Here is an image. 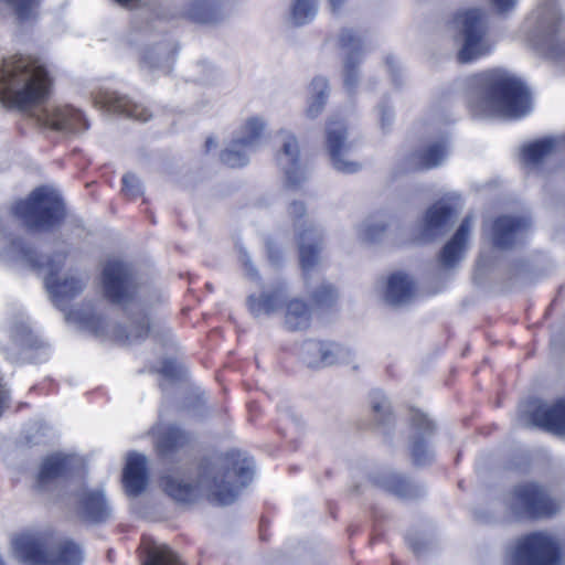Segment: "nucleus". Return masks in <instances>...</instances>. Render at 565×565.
Masks as SVG:
<instances>
[{"mask_svg": "<svg viewBox=\"0 0 565 565\" xmlns=\"http://www.w3.org/2000/svg\"><path fill=\"white\" fill-rule=\"evenodd\" d=\"M254 475V461L241 451H231L216 462L200 466L195 484L184 482L177 476L162 479L163 490L177 501H191L199 492H205L212 502L226 505L233 503L241 490L249 484Z\"/></svg>", "mask_w": 565, "mask_h": 565, "instance_id": "f257e3e1", "label": "nucleus"}, {"mask_svg": "<svg viewBox=\"0 0 565 565\" xmlns=\"http://www.w3.org/2000/svg\"><path fill=\"white\" fill-rule=\"evenodd\" d=\"M478 84L469 102L476 116L520 118L530 111L529 90L512 73L493 70L479 75Z\"/></svg>", "mask_w": 565, "mask_h": 565, "instance_id": "f03ea898", "label": "nucleus"}, {"mask_svg": "<svg viewBox=\"0 0 565 565\" xmlns=\"http://www.w3.org/2000/svg\"><path fill=\"white\" fill-rule=\"evenodd\" d=\"M0 98L21 109L40 104L49 94L46 70L28 56H12L3 61L0 76Z\"/></svg>", "mask_w": 565, "mask_h": 565, "instance_id": "7ed1b4c3", "label": "nucleus"}, {"mask_svg": "<svg viewBox=\"0 0 565 565\" xmlns=\"http://www.w3.org/2000/svg\"><path fill=\"white\" fill-rule=\"evenodd\" d=\"M521 35L532 51L565 71V24L556 0L541 1L523 22Z\"/></svg>", "mask_w": 565, "mask_h": 565, "instance_id": "20e7f679", "label": "nucleus"}, {"mask_svg": "<svg viewBox=\"0 0 565 565\" xmlns=\"http://www.w3.org/2000/svg\"><path fill=\"white\" fill-rule=\"evenodd\" d=\"M2 257L43 270L45 273V286L53 301L58 307H62L64 302L78 295L85 287L84 280L78 276L68 274L60 276V270L65 259V256L62 254L56 255L46 264L39 263L33 257L32 248L19 241L13 242Z\"/></svg>", "mask_w": 565, "mask_h": 565, "instance_id": "39448f33", "label": "nucleus"}, {"mask_svg": "<svg viewBox=\"0 0 565 565\" xmlns=\"http://www.w3.org/2000/svg\"><path fill=\"white\" fill-rule=\"evenodd\" d=\"M13 213L28 227L47 231L62 221L64 206L55 190L42 186L35 189L26 200L18 202Z\"/></svg>", "mask_w": 565, "mask_h": 565, "instance_id": "423d86ee", "label": "nucleus"}, {"mask_svg": "<svg viewBox=\"0 0 565 565\" xmlns=\"http://www.w3.org/2000/svg\"><path fill=\"white\" fill-rule=\"evenodd\" d=\"M461 47L458 60L461 63L475 61L491 52L494 43L488 35V22L483 12L470 9L459 12L454 19Z\"/></svg>", "mask_w": 565, "mask_h": 565, "instance_id": "0eeeda50", "label": "nucleus"}, {"mask_svg": "<svg viewBox=\"0 0 565 565\" xmlns=\"http://www.w3.org/2000/svg\"><path fill=\"white\" fill-rule=\"evenodd\" d=\"M559 546L555 537L534 532L518 539L504 556L503 565H559Z\"/></svg>", "mask_w": 565, "mask_h": 565, "instance_id": "6e6552de", "label": "nucleus"}, {"mask_svg": "<svg viewBox=\"0 0 565 565\" xmlns=\"http://www.w3.org/2000/svg\"><path fill=\"white\" fill-rule=\"evenodd\" d=\"M12 551L17 558L31 565H79L81 548L68 541L60 544L56 553L43 550L31 534H20L12 539Z\"/></svg>", "mask_w": 565, "mask_h": 565, "instance_id": "1a4fd4ad", "label": "nucleus"}, {"mask_svg": "<svg viewBox=\"0 0 565 565\" xmlns=\"http://www.w3.org/2000/svg\"><path fill=\"white\" fill-rule=\"evenodd\" d=\"M505 504L516 519L548 516L561 509L559 502L551 499L539 484L532 482L518 486Z\"/></svg>", "mask_w": 565, "mask_h": 565, "instance_id": "9d476101", "label": "nucleus"}, {"mask_svg": "<svg viewBox=\"0 0 565 565\" xmlns=\"http://www.w3.org/2000/svg\"><path fill=\"white\" fill-rule=\"evenodd\" d=\"M103 285L107 298L121 306H128L136 294V284L130 268L117 259L106 264Z\"/></svg>", "mask_w": 565, "mask_h": 565, "instance_id": "9b49d317", "label": "nucleus"}, {"mask_svg": "<svg viewBox=\"0 0 565 565\" xmlns=\"http://www.w3.org/2000/svg\"><path fill=\"white\" fill-rule=\"evenodd\" d=\"M265 128V122L257 117L249 118L231 145L222 152V161L232 168L244 166L248 160V153L253 151Z\"/></svg>", "mask_w": 565, "mask_h": 565, "instance_id": "f8f14e48", "label": "nucleus"}, {"mask_svg": "<svg viewBox=\"0 0 565 565\" xmlns=\"http://www.w3.org/2000/svg\"><path fill=\"white\" fill-rule=\"evenodd\" d=\"M34 116L41 125L55 130L79 132L87 128L84 115L71 106L47 105L39 108Z\"/></svg>", "mask_w": 565, "mask_h": 565, "instance_id": "ddd939ff", "label": "nucleus"}, {"mask_svg": "<svg viewBox=\"0 0 565 565\" xmlns=\"http://www.w3.org/2000/svg\"><path fill=\"white\" fill-rule=\"evenodd\" d=\"M280 150L277 153V162L286 175L288 186H298L306 180V169L299 157V147L296 137L281 130L278 134Z\"/></svg>", "mask_w": 565, "mask_h": 565, "instance_id": "4468645a", "label": "nucleus"}, {"mask_svg": "<svg viewBox=\"0 0 565 565\" xmlns=\"http://www.w3.org/2000/svg\"><path fill=\"white\" fill-rule=\"evenodd\" d=\"M529 418H522L524 424L539 426L556 435H565V401L555 404H543L533 401L526 405Z\"/></svg>", "mask_w": 565, "mask_h": 565, "instance_id": "2eb2a0df", "label": "nucleus"}, {"mask_svg": "<svg viewBox=\"0 0 565 565\" xmlns=\"http://www.w3.org/2000/svg\"><path fill=\"white\" fill-rule=\"evenodd\" d=\"M327 147L334 169L343 173H354L361 169L360 162L348 159L350 145L345 141V129L341 122H330L327 128Z\"/></svg>", "mask_w": 565, "mask_h": 565, "instance_id": "dca6fc26", "label": "nucleus"}, {"mask_svg": "<svg viewBox=\"0 0 565 565\" xmlns=\"http://www.w3.org/2000/svg\"><path fill=\"white\" fill-rule=\"evenodd\" d=\"M96 106L140 121H147L151 113L142 105L132 103L127 96L116 92L103 90L95 96Z\"/></svg>", "mask_w": 565, "mask_h": 565, "instance_id": "f3484780", "label": "nucleus"}, {"mask_svg": "<svg viewBox=\"0 0 565 565\" xmlns=\"http://www.w3.org/2000/svg\"><path fill=\"white\" fill-rule=\"evenodd\" d=\"M456 211L444 201L435 203L424 216L419 239L431 241L443 235L451 224Z\"/></svg>", "mask_w": 565, "mask_h": 565, "instance_id": "a211bd4d", "label": "nucleus"}, {"mask_svg": "<svg viewBox=\"0 0 565 565\" xmlns=\"http://www.w3.org/2000/svg\"><path fill=\"white\" fill-rule=\"evenodd\" d=\"M529 227L524 217L503 216L492 224L491 238L493 244L500 248H508L520 242Z\"/></svg>", "mask_w": 565, "mask_h": 565, "instance_id": "6ab92c4d", "label": "nucleus"}, {"mask_svg": "<svg viewBox=\"0 0 565 565\" xmlns=\"http://www.w3.org/2000/svg\"><path fill=\"white\" fill-rule=\"evenodd\" d=\"M377 289L384 300L394 306L406 303L415 292L412 278L404 273L392 274L377 285Z\"/></svg>", "mask_w": 565, "mask_h": 565, "instance_id": "aec40b11", "label": "nucleus"}, {"mask_svg": "<svg viewBox=\"0 0 565 565\" xmlns=\"http://www.w3.org/2000/svg\"><path fill=\"white\" fill-rule=\"evenodd\" d=\"M413 444L411 447L412 457L416 465H424L428 462L433 454L426 445V439L431 436L434 431V424L426 415L415 413L413 417Z\"/></svg>", "mask_w": 565, "mask_h": 565, "instance_id": "412c9836", "label": "nucleus"}, {"mask_svg": "<svg viewBox=\"0 0 565 565\" xmlns=\"http://www.w3.org/2000/svg\"><path fill=\"white\" fill-rule=\"evenodd\" d=\"M564 141L565 136L545 137L526 143L521 149V161L527 167H536L553 157Z\"/></svg>", "mask_w": 565, "mask_h": 565, "instance_id": "4be33fe9", "label": "nucleus"}, {"mask_svg": "<svg viewBox=\"0 0 565 565\" xmlns=\"http://www.w3.org/2000/svg\"><path fill=\"white\" fill-rule=\"evenodd\" d=\"M124 484L130 495L141 493L148 482L147 459L140 454H129L124 470Z\"/></svg>", "mask_w": 565, "mask_h": 565, "instance_id": "5701e85b", "label": "nucleus"}, {"mask_svg": "<svg viewBox=\"0 0 565 565\" xmlns=\"http://www.w3.org/2000/svg\"><path fill=\"white\" fill-rule=\"evenodd\" d=\"M339 41L347 55L343 71L344 87L348 92H352L358 83L356 60L354 55L358 54L361 47V40L352 31L347 30L342 32Z\"/></svg>", "mask_w": 565, "mask_h": 565, "instance_id": "b1692460", "label": "nucleus"}, {"mask_svg": "<svg viewBox=\"0 0 565 565\" xmlns=\"http://www.w3.org/2000/svg\"><path fill=\"white\" fill-rule=\"evenodd\" d=\"M471 228L472 220L466 217L454 237L443 248L440 260L444 266L452 267L462 258Z\"/></svg>", "mask_w": 565, "mask_h": 565, "instance_id": "393cba45", "label": "nucleus"}, {"mask_svg": "<svg viewBox=\"0 0 565 565\" xmlns=\"http://www.w3.org/2000/svg\"><path fill=\"white\" fill-rule=\"evenodd\" d=\"M320 233L313 227L308 226L298 234L300 264L303 271H308L319 262L320 254Z\"/></svg>", "mask_w": 565, "mask_h": 565, "instance_id": "a878e982", "label": "nucleus"}, {"mask_svg": "<svg viewBox=\"0 0 565 565\" xmlns=\"http://www.w3.org/2000/svg\"><path fill=\"white\" fill-rule=\"evenodd\" d=\"M153 434L157 436V450L162 456H168L173 451L183 448L191 439L188 433L174 425L167 427L157 426L153 429Z\"/></svg>", "mask_w": 565, "mask_h": 565, "instance_id": "bb28decb", "label": "nucleus"}, {"mask_svg": "<svg viewBox=\"0 0 565 565\" xmlns=\"http://www.w3.org/2000/svg\"><path fill=\"white\" fill-rule=\"evenodd\" d=\"M79 513L92 521L99 522L109 514V509L102 491L83 490L77 498Z\"/></svg>", "mask_w": 565, "mask_h": 565, "instance_id": "cd10ccee", "label": "nucleus"}, {"mask_svg": "<svg viewBox=\"0 0 565 565\" xmlns=\"http://www.w3.org/2000/svg\"><path fill=\"white\" fill-rule=\"evenodd\" d=\"M186 14L191 20L205 24L216 23L225 17L221 0H192Z\"/></svg>", "mask_w": 565, "mask_h": 565, "instance_id": "c85d7f7f", "label": "nucleus"}, {"mask_svg": "<svg viewBox=\"0 0 565 565\" xmlns=\"http://www.w3.org/2000/svg\"><path fill=\"white\" fill-rule=\"evenodd\" d=\"M70 458L61 454L46 457L40 467L36 486L46 489L53 481L60 478L68 466Z\"/></svg>", "mask_w": 565, "mask_h": 565, "instance_id": "c756f323", "label": "nucleus"}, {"mask_svg": "<svg viewBox=\"0 0 565 565\" xmlns=\"http://www.w3.org/2000/svg\"><path fill=\"white\" fill-rule=\"evenodd\" d=\"M311 312L308 306L299 300L292 299L286 305L285 324L290 330H303L309 327Z\"/></svg>", "mask_w": 565, "mask_h": 565, "instance_id": "7c9ffc66", "label": "nucleus"}, {"mask_svg": "<svg viewBox=\"0 0 565 565\" xmlns=\"http://www.w3.org/2000/svg\"><path fill=\"white\" fill-rule=\"evenodd\" d=\"M318 11V0H292L287 21L295 26L311 22Z\"/></svg>", "mask_w": 565, "mask_h": 565, "instance_id": "2f4dec72", "label": "nucleus"}, {"mask_svg": "<svg viewBox=\"0 0 565 565\" xmlns=\"http://www.w3.org/2000/svg\"><path fill=\"white\" fill-rule=\"evenodd\" d=\"M448 148L446 141L431 143L422 152L414 156V169H431L439 166L447 157Z\"/></svg>", "mask_w": 565, "mask_h": 565, "instance_id": "473e14b6", "label": "nucleus"}, {"mask_svg": "<svg viewBox=\"0 0 565 565\" xmlns=\"http://www.w3.org/2000/svg\"><path fill=\"white\" fill-rule=\"evenodd\" d=\"M310 90V98H309V105L306 109V114L310 118L317 117L327 100L328 96V82L324 77H316L309 87Z\"/></svg>", "mask_w": 565, "mask_h": 565, "instance_id": "72a5a7b5", "label": "nucleus"}, {"mask_svg": "<svg viewBox=\"0 0 565 565\" xmlns=\"http://www.w3.org/2000/svg\"><path fill=\"white\" fill-rule=\"evenodd\" d=\"M282 296L280 289L273 294H264L259 298L252 296L248 298L249 310L255 317L273 313L279 307Z\"/></svg>", "mask_w": 565, "mask_h": 565, "instance_id": "f704fd0d", "label": "nucleus"}, {"mask_svg": "<svg viewBox=\"0 0 565 565\" xmlns=\"http://www.w3.org/2000/svg\"><path fill=\"white\" fill-rule=\"evenodd\" d=\"M350 351L337 343H322L319 367L349 362Z\"/></svg>", "mask_w": 565, "mask_h": 565, "instance_id": "c9c22d12", "label": "nucleus"}, {"mask_svg": "<svg viewBox=\"0 0 565 565\" xmlns=\"http://www.w3.org/2000/svg\"><path fill=\"white\" fill-rule=\"evenodd\" d=\"M143 565H179L177 555L167 546H153L148 551Z\"/></svg>", "mask_w": 565, "mask_h": 565, "instance_id": "e433bc0d", "label": "nucleus"}, {"mask_svg": "<svg viewBox=\"0 0 565 565\" xmlns=\"http://www.w3.org/2000/svg\"><path fill=\"white\" fill-rule=\"evenodd\" d=\"M370 403L372 413L379 424L385 423L391 414L388 399L382 393L375 392L372 394Z\"/></svg>", "mask_w": 565, "mask_h": 565, "instance_id": "4c0bfd02", "label": "nucleus"}, {"mask_svg": "<svg viewBox=\"0 0 565 565\" xmlns=\"http://www.w3.org/2000/svg\"><path fill=\"white\" fill-rule=\"evenodd\" d=\"M322 342L307 341L301 348V356L309 367H319Z\"/></svg>", "mask_w": 565, "mask_h": 565, "instance_id": "58836bf2", "label": "nucleus"}, {"mask_svg": "<svg viewBox=\"0 0 565 565\" xmlns=\"http://www.w3.org/2000/svg\"><path fill=\"white\" fill-rule=\"evenodd\" d=\"M8 4H10L18 17L22 20L29 19L34 9L36 8L39 0H3Z\"/></svg>", "mask_w": 565, "mask_h": 565, "instance_id": "ea45409f", "label": "nucleus"}, {"mask_svg": "<svg viewBox=\"0 0 565 565\" xmlns=\"http://www.w3.org/2000/svg\"><path fill=\"white\" fill-rule=\"evenodd\" d=\"M122 192L127 198L135 199L142 193L140 180L132 173H127L122 178Z\"/></svg>", "mask_w": 565, "mask_h": 565, "instance_id": "a19ab883", "label": "nucleus"}, {"mask_svg": "<svg viewBox=\"0 0 565 565\" xmlns=\"http://www.w3.org/2000/svg\"><path fill=\"white\" fill-rule=\"evenodd\" d=\"M384 232V226L374 221L365 222L360 228V235L365 241H375Z\"/></svg>", "mask_w": 565, "mask_h": 565, "instance_id": "79ce46f5", "label": "nucleus"}, {"mask_svg": "<svg viewBox=\"0 0 565 565\" xmlns=\"http://www.w3.org/2000/svg\"><path fill=\"white\" fill-rule=\"evenodd\" d=\"M335 289L331 285H323L315 294V299L320 305H329L335 299Z\"/></svg>", "mask_w": 565, "mask_h": 565, "instance_id": "37998d69", "label": "nucleus"}, {"mask_svg": "<svg viewBox=\"0 0 565 565\" xmlns=\"http://www.w3.org/2000/svg\"><path fill=\"white\" fill-rule=\"evenodd\" d=\"M154 57L158 60V64H164L170 62L172 58L171 52H167L166 50L159 49L154 54H149L145 58V63L150 67L154 66Z\"/></svg>", "mask_w": 565, "mask_h": 565, "instance_id": "c03bdc74", "label": "nucleus"}, {"mask_svg": "<svg viewBox=\"0 0 565 565\" xmlns=\"http://www.w3.org/2000/svg\"><path fill=\"white\" fill-rule=\"evenodd\" d=\"M518 0H491L492 6L498 12L503 13L513 9Z\"/></svg>", "mask_w": 565, "mask_h": 565, "instance_id": "a18cd8bd", "label": "nucleus"}, {"mask_svg": "<svg viewBox=\"0 0 565 565\" xmlns=\"http://www.w3.org/2000/svg\"><path fill=\"white\" fill-rule=\"evenodd\" d=\"M149 330H150V328H149L148 323H147V326L142 324V326L136 327V329L129 333L127 339L130 342L141 340V339H143L147 335Z\"/></svg>", "mask_w": 565, "mask_h": 565, "instance_id": "49530a36", "label": "nucleus"}, {"mask_svg": "<svg viewBox=\"0 0 565 565\" xmlns=\"http://www.w3.org/2000/svg\"><path fill=\"white\" fill-rule=\"evenodd\" d=\"M105 321L100 318H90L87 321H85V324L94 330L96 333L104 334L106 332L104 327Z\"/></svg>", "mask_w": 565, "mask_h": 565, "instance_id": "de8ad7c7", "label": "nucleus"}, {"mask_svg": "<svg viewBox=\"0 0 565 565\" xmlns=\"http://www.w3.org/2000/svg\"><path fill=\"white\" fill-rule=\"evenodd\" d=\"M290 215L300 216L305 213V206L302 203L295 202L289 207Z\"/></svg>", "mask_w": 565, "mask_h": 565, "instance_id": "09e8293b", "label": "nucleus"}, {"mask_svg": "<svg viewBox=\"0 0 565 565\" xmlns=\"http://www.w3.org/2000/svg\"><path fill=\"white\" fill-rule=\"evenodd\" d=\"M392 111L390 108H386V107H382L381 108V124L382 126H386V124H388L392 119Z\"/></svg>", "mask_w": 565, "mask_h": 565, "instance_id": "8fccbe9b", "label": "nucleus"}, {"mask_svg": "<svg viewBox=\"0 0 565 565\" xmlns=\"http://www.w3.org/2000/svg\"><path fill=\"white\" fill-rule=\"evenodd\" d=\"M242 262H243V264H244V266L246 268V271L250 276H253L254 275V268H253V266H252V264H250V262H249V259H248V257H247V255L245 253L242 255Z\"/></svg>", "mask_w": 565, "mask_h": 565, "instance_id": "3c124183", "label": "nucleus"}, {"mask_svg": "<svg viewBox=\"0 0 565 565\" xmlns=\"http://www.w3.org/2000/svg\"><path fill=\"white\" fill-rule=\"evenodd\" d=\"M345 0H329L330 2V6L332 8L333 11H335L337 9H339L343 3H344Z\"/></svg>", "mask_w": 565, "mask_h": 565, "instance_id": "603ef678", "label": "nucleus"}, {"mask_svg": "<svg viewBox=\"0 0 565 565\" xmlns=\"http://www.w3.org/2000/svg\"><path fill=\"white\" fill-rule=\"evenodd\" d=\"M26 331H28V327L24 323H22L21 330L17 331L14 337L15 338H21V337H23L24 333H26Z\"/></svg>", "mask_w": 565, "mask_h": 565, "instance_id": "864d4df0", "label": "nucleus"}, {"mask_svg": "<svg viewBox=\"0 0 565 565\" xmlns=\"http://www.w3.org/2000/svg\"><path fill=\"white\" fill-rule=\"evenodd\" d=\"M205 147L207 150H210L212 147H215V142L212 138H209L205 142Z\"/></svg>", "mask_w": 565, "mask_h": 565, "instance_id": "5fc2aeb1", "label": "nucleus"}, {"mask_svg": "<svg viewBox=\"0 0 565 565\" xmlns=\"http://www.w3.org/2000/svg\"><path fill=\"white\" fill-rule=\"evenodd\" d=\"M408 543L416 553L420 552V547L416 543L412 542L411 540L408 541Z\"/></svg>", "mask_w": 565, "mask_h": 565, "instance_id": "6e6d98bb", "label": "nucleus"}, {"mask_svg": "<svg viewBox=\"0 0 565 565\" xmlns=\"http://www.w3.org/2000/svg\"><path fill=\"white\" fill-rule=\"evenodd\" d=\"M162 372L166 373V374H169V371L166 367L162 370Z\"/></svg>", "mask_w": 565, "mask_h": 565, "instance_id": "4d7b16f0", "label": "nucleus"}, {"mask_svg": "<svg viewBox=\"0 0 565 565\" xmlns=\"http://www.w3.org/2000/svg\"><path fill=\"white\" fill-rule=\"evenodd\" d=\"M0 565H3L2 561L0 559Z\"/></svg>", "mask_w": 565, "mask_h": 565, "instance_id": "13d9d810", "label": "nucleus"}]
</instances>
